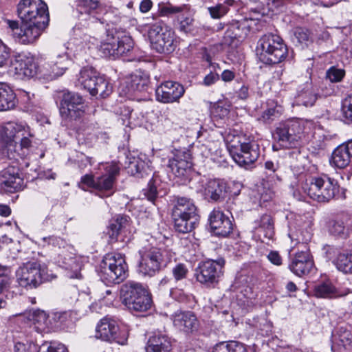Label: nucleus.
Returning a JSON list of instances; mask_svg holds the SVG:
<instances>
[{
  "label": "nucleus",
  "instance_id": "20",
  "mask_svg": "<svg viewBox=\"0 0 352 352\" xmlns=\"http://www.w3.org/2000/svg\"><path fill=\"white\" fill-rule=\"evenodd\" d=\"M61 48L60 44H56L52 49V54L55 56L54 60L44 67L46 71L45 75L48 79L53 80L62 76L71 63L67 52L59 53Z\"/></svg>",
  "mask_w": 352,
  "mask_h": 352
},
{
  "label": "nucleus",
  "instance_id": "26",
  "mask_svg": "<svg viewBox=\"0 0 352 352\" xmlns=\"http://www.w3.org/2000/svg\"><path fill=\"white\" fill-rule=\"evenodd\" d=\"M14 74L19 78L33 77L37 73L38 66L32 57L19 55L12 63Z\"/></svg>",
  "mask_w": 352,
  "mask_h": 352
},
{
  "label": "nucleus",
  "instance_id": "45",
  "mask_svg": "<svg viewBox=\"0 0 352 352\" xmlns=\"http://www.w3.org/2000/svg\"><path fill=\"white\" fill-rule=\"evenodd\" d=\"M281 107L274 106L267 108L258 118V120L264 124H271L281 115Z\"/></svg>",
  "mask_w": 352,
  "mask_h": 352
},
{
  "label": "nucleus",
  "instance_id": "11",
  "mask_svg": "<svg viewBox=\"0 0 352 352\" xmlns=\"http://www.w3.org/2000/svg\"><path fill=\"white\" fill-rule=\"evenodd\" d=\"M273 135L281 146L296 148L303 135V126L298 120H287L278 124Z\"/></svg>",
  "mask_w": 352,
  "mask_h": 352
},
{
  "label": "nucleus",
  "instance_id": "40",
  "mask_svg": "<svg viewBox=\"0 0 352 352\" xmlns=\"http://www.w3.org/2000/svg\"><path fill=\"white\" fill-rule=\"evenodd\" d=\"M128 172L138 178H143L151 173L147 164L140 158H133L127 167Z\"/></svg>",
  "mask_w": 352,
  "mask_h": 352
},
{
  "label": "nucleus",
  "instance_id": "52",
  "mask_svg": "<svg viewBox=\"0 0 352 352\" xmlns=\"http://www.w3.org/2000/svg\"><path fill=\"white\" fill-rule=\"evenodd\" d=\"M37 352H68V351L64 344L54 342L43 344Z\"/></svg>",
  "mask_w": 352,
  "mask_h": 352
},
{
  "label": "nucleus",
  "instance_id": "27",
  "mask_svg": "<svg viewBox=\"0 0 352 352\" xmlns=\"http://www.w3.org/2000/svg\"><path fill=\"white\" fill-rule=\"evenodd\" d=\"M174 14H177L178 20L180 22H184L189 20L191 12L187 5L175 6L169 2L158 3L157 16H169Z\"/></svg>",
  "mask_w": 352,
  "mask_h": 352
},
{
  "label": "nucleus",
  "instance_id": "44",
  "mask_svg": "<svg viewBox=\"0 0 352 352\" xmlns=\"http://www.w3.org/2000/svg\"><path fill=\"white\" fill-rule=\"evenodd\" d=\"M258 223V229L264 232V236L268 239H272L274 235V221L272 217L267 214L261 216Z\"/></svg>",
  "mask_w": 352,
  "mask_h": 352
},
{
  "label": "nucleus",
  "instance_id": "14",
  "mask_svg": "<svg viewBox=\"0 0 352 352\" xmlns=\"http://www.w3.org/2000/svg\"><path fill=\"white\" fill-rule=\"evenodd\" d=\"M225 263L224 258L221 257L217 260L208 259L201 263L196 270L197 280L208 287L217 283L223 275Z\"/></svg>",
  "mask_w": 352,
  "mask_h": 352
},
{
  "label": "nucleus",
  "instance_id": "39",
  "mask_svg": "<svg viewBox=\"0 0 352 352\" xmlns=\"http://www.w3.org/2000/svg\"><path fill=\"white\" fill-rule=\"evenodd\" d=\"M4 146L2 148V153L4 157L10 160H13V164H18L19 160H23L25 157V153H21L18 147V142L16 141H3Z\"/></svg>",
  "mask_w": 352,
  "mask_h": 352
},
{
  "label": "nucleus",
  "instance_id": "23",
  "mask_svg": "<svg viewBox=\"0 0 352 352\" xmlns=\"http://www.w3.org/2000/svg\"><path fill=\"white\" fill-rule=\"evenodd\" d=\"M184 93V86L175 81H166L155 90L157 100L163 103L178 102Z\"/></svg>",
  "mask_w": 352,
  "mask_h": 352
},
{
  "label": "nucleus",
  "instance_id": "15",
  "mask_svg": "<svg viewBox=\"0 0 352 352\" xmlns=\"http://www.w3.org/2000/svg\"><path fill=\"white\" fill-rule=\"evenodd\" d=\"M83 98L75 92H65L59 105V111L62 118L67 121L76 120L85 113Z\"/></svg>",
  "mask_w": 352,
  "mask_h": 352
},
{
  "label": "nucleus",
  "instance_id": "62",
  "mask_svg": "<svg viewBox=\"0 0 352 352\" xmlns=\"http://www.w3.org/2000/svg\"><path fill=\"white\" fill-rule=\"evenodd\" d=\"M18 139L20 140V143H18V147L21 153L23 152L25 156L28 154V148L31 146V141L28 138L25 137V135Z\"/></svg>",
  "mask_w": 352,
  "mask_h": 352
},
{
  "label": "nucleus",
  "instance_id": "57",
  "mask_svg": "<svg viewBox=\"0 0 352 352\" xmlns=\"http://www.w3.org/2000/svg\"><path fill=\"white\" fill-rule=\"evenodd\" d=\"M236 342V341L220 342L214 346L212 352H232Z\"/></svg>",
  "mask_w": 352,
  "mask_h": 352
},
{
  "label": "nucleus",
  "instance_id": "5",
  "mask_svg": "<svg viewBox=\"0 0 352 352\" xmlns=\"http://www.w3.org/2000/svg\"><path fill=\"white\" fill-rule=\"evenodd\" d=\"M287 47L283 38L276 34H269L262 36L258 43L257 56L262 63L274 65L285 60Z\"/></svg>",
  "mask_w": 352,
  "mask_h": 352
},
{
  "label": "nucleus",
  "instance_id": "24",
  "mask_svg": "<svg viewBox=\"0 0 352 352\" xmlns=\"http://www.w3.org/2000/svg\"><path fill=\"white\" fill-rule=\"evenodd\" d=\"M314 263L308 249L297 252L291 259L289 269L296 276L307 275L313 270Z\"/></svg>",
  "mask_w": 352,
  "mask_h": 352
},
{
  "label": "nucleus",
  "instance_id": "13",
  "mask_svg": "<svg viewBox=\"0 0 352 352\" xmlns=\"http://www.w3.org/2000/svg\"><path fill=\"white\" fill-rule=\"evenodd\" d=\"M16 280L23 287L36 288L49 277L45 270L38 263H28L20 267L16 272Z\"/></svg>",
  "mask_w": 352,
  "mask_h": 352
},
{
  "label": "nucleus",
  "instance_id": "33",
  "mask_svg": "<svg viewBox=\"0 0 352 352\" xmlns=\"http://www.w3.org/2000/svg\"><path fill=\"white\" fill-rule=\"evenodd\" d=\"M346 216L337 217L329 219L327 223L329 233L338 238L346 239L349 236V228L347 225Z\"/></svg>",
  "mask_w": 352,
  "mask_h": 352
},
{
  "label": "nucleus",
  "instance_id": "1",
  "mask_svg": "<svg viewBox=\"0 0 352 352\" xmlns=\"http://www.w3.org/2000/svg\"><path fill=\"white\" fill-rule=\"evenodd\" d=\"M107 23L106 38L101 42L99 50L105 57L118 58L126 55L134 46L131 36L124 30Z\"/></svg>",
  "mask_w": 352,
  "mask_h": 352
},
{
  "label": "nucleus",
  "instance_id": "61",
  "mask_svg": "<svg viewBox=\"0 0 352 352\" xmlns=\"http://www.w3.org/2000/svg\"><path fill=\"white\" fill-rule=\"evenodd\" d=\"M9 56L10 50L0 38V67L6 64Z\"/></svg>",
  "mask_w": 352,
  "mask_h": 352
},
{
  "label": "nucleus",
  "instance_id": "49",
  "mask_svg": "<svg viewBox=\"0 0 352 352\" xmlns=\"http://www.w3.org/2000/svg\"><path fill=\"white\" fill-rule=\"evenodd\" d=\"M342 111L344 122L352 124V94L346 97L342 101Z\"/></svg>",
  "mask_w": 352,
  "mask_h": 352
},
{
  "label": "nucleus",
  "instance_id": "25",
  "mask_svg": "<svg viewBox=\"0 0 352 352\" xmlns=\"http://www.w3.org/2000/svg\"><path fill=\"white\" fill-rule=\"evenodd\" d=\"M209 224L212 232L219 236H227L233 230V223L223 212L214 209L209 214Z\"/></svg>",
  "mask_w": 352,
  "mask_h": 352
},
{
  "label": "nucleus",
  "instance_id": "12",
  "mask_svg": "<svg viewBox=\"0 0 352 352\" xmlns=\"http://www.w3.org/2000/svg\"><path fill=\"white\" fill-rule=\"evenodd\" d=\"M17 14L21 22H50L48 7L42 0H21Z\"/></svg>",
  "mask_w": 352,
  "mask_h": 352
},
{
  "label": "nucleus",
  "instance_id": "37",
  "mask_svg": "<svg viewBox=\"0 0 352 352\" xmlns=\"http://www.w3.org/2000/svg\"><path fill=\"white\" fill-rule=\"evenodd\" d=\"M351 157L345 144H342L333 151L330 163L338 168H344L349 164Z\"/></svg>",
  "mask_w": 352,
  "mask_h": 352
},
{
  "label": "nucleus",
  "instance_id": "46",
  "mask_svg": "<svg viewBox=\"0 0 352 352\" xmlns=\"http://www.w3.org/2000/svg\"><path fill=\"white\" fill-rule=\"evenodd\" d=\"M159 179L157 177H153L148 184L146 188L143 189L144 197L153 204H156L158 198L157 185Z\"/></svg>",
  "mask_w": 352,
  "mask_h": 352
},
{
  "label": "nucleus",
  "instance_id": "29",
  "mask_svg": "<svg viewBox=\"0 0 352 352\" xmlns=\"http://www.w3.org/2000/svg\"><path fill=\"white\" fill-rule=\"evenodd\" d=\"M227 185L224 180L212 179L207 182L205 186V195L211 201L220 202L224 199L227 193Z\"/></svg>",
  "mask_w": 352,
  "mask_h": 352
},
{
  "label": "nucleus",
  "instance_id": "18",
  "mask_svg": "<svg viewBox=\"0 0 352 352\" xmlns=\"http://www.w3.org/2000/svg\"><path fill=\"white\" fill-rule=\"evenodd\" d=\"M95 337L108 342H116L121 345L126 344L127 338L120 336L118 322L111 318L104 317L98 323Z\"/></svg>",
  "mask_w": 352,
  "mask_h": 352
},
{
  "label": "nucleus",
  "instance_id": "32",
  "mask_svg": "<svg viewBox=\"0 0 352 352\" xmlns=\"http://www.w3.org/2000/svg\"><path fill=\"white\" fill-rule=\"evenodd\" d=\"M317 99L318 96L312 89L311 84L307 82L298 88L293 104L309 107L314 105Z\"/></svg>",
  "mask_w": 352,
  "mask_h": 352
},
{
  "label": "nucleus",
  "instance_id": "42",
  "mask_svg": "<svg viewBox=\"0 0 352 352\" xmlns=\"http://www.w3.org/2000/svg\"><path fill=\"white\" fill-rule=\"evenodd\" d=\"M336 268L344 274H352V252H342L333 260Z\"/></svg>",
  "mask_w": 352,
  "mask_h": 352
},
{
  "label": "nucleus",
  "instance_id": "43",
  "mask_svg": "<svg viewBox=\"0 0 352 352\" xmlns=\"http://www.w3.org/2000/svg\"><path fill=\"white\" fill-rule=\"evenodd\" d=\"M31 320L35 325V329L38 332L45 331L50 328V320L47 314L42 310L34 311L31 316Z\"/></svg>",
  "mask_w": 352,
  "mask_h": 352
},
{
  "label": "nucleus",
  "instance_id": "16",
  "mask_svg": "<svg viewBox=\"0 0 352 352\" xmlns=\"http://www.w3.org/2000/svg\"><path fill=\"white\" fill-rule=\"evenodd\" d=\"M12 35L21 44H31L36 41L49 23H8Z\"/></svg>",
  "mask_w": 352,
  "mask_h": 352
},
{
  "label": "nucleus",
  "instance_id": "64",
  "mask_svg": "<svg viewBox=\"0 0 352 352\" xmlns=\"http://www.w3.org/2000/svg\"><path fill=\"white\" fill-rule=\"evenodd\" d=\"M219 80V75L217 73L210 72L208 74H207L204 77L203 83L206 86H210V85L214 84Z\"/></svg>",
  "mask_w": 352,
  "mask_h": 352
},
{
  "label": "nucleus",
  "instance_id": "30",
  "mask_svg": "<svg viewBox=\"0 0 352 352\" xmlns=\"http://www.w3.org/2000/svg\"><path fill=\"white\" fill-rule=\"evenodd\" d=\"M173 323L175 327L185 332H193L199 326L195 315L191 311L176 313L173 316Z\"/></svg>",
  "mask_w": 352,
  "mask_h": 352
},
{
  "label": "nucleus",
  "instance_id": "34",
  "mask_svg": "<svg viewBox=\"0 0 352 352\" xmlns=\"http://www.w3.org/2000/svg\"><path fill=\"white\" fill-rule=\"evenodd\" d=\"M146 352H170L171 344L169 338L163 334H155L147 342Z\"/></svg>",
  "mask_w": 352,
  "mask_h": 352
},
{
  "label": "nucleus",
  "instance_id": "10",
  "mask_svg": "<svg viewBox=\"0 0 352 352\" xmlns=\"http://www.w3.org/2000/svg\"><path fill=\"white\" fill-rule=\"evenodd\" d=\"M78 82L93 96L105 98L112 92V86L93 67H82L78 76Z\"/></svg>",
  "mask_w": 352,
  "mask_h": 352
},
{
  "label": "nucleus",
  "instance_id": "17",
  "mask_svg": "<svg viewBox=\"0 0 352 352\" xmlns=\"http://www.w3.org/2000/svg\"><path fill=\"white\" fill-rule=\"evenodd\" d=\"M120 173L119 166L114 163L107 164L104 168V173L96 177L95 191L100 197H109L116 190V177Z\"/></svg>",
  "mask_w": 352,
  "mask_h": 352
},
{
  "label": "nucleus",
  "instance_id": "53",
  "mask_svg": "<svg viewBox=\"0 0 352 352\" xmlns=\"http://www.w3.org/2000/svg\"><path fill=\"white\" fill-rule=\"evenodd\" d=\"M188 269L184 263H177L173 269L172 273L176 281L186 278L188 274Z\"/></svg>",
  "mask_w": 352,
  "mask_h": 352
},
{
  "label": "nucleus",
  "instance_id": "8",
  "mask_svg": "<svg viewBox=\"0 0 352 352\" xmlns=\"http://www.w3.org/2000/svg\"><path fill=\"white\" fill-rule=\"evenodd\" d=\"M303 189L313 200L319 203H327L338 196L340 186L336 179L323 175L313 177Z\"/></svg>",
  "mask_w": 352,
  "mask_h": 352
},
{
  "label": "nucleus",
  "instance_id": "4",
  "mask_svg": "<svg viewBox=\"0 0 352 352\" xmlns=\"http://www.w3.org/2000/svg\"><path fill=\"white\" fill-rule=\"evenodd\" d=\"M120 298L131 311H146L153 305L148 291L142 284L133 281H128L121 286Z\"/></svg>",
  "mask_w": 352,
  "mask_h": 352
},
{
  "label": "nucleus",
  "instance_id": "63",
  "mask_svg": "<svg viewBox=\"0 0 352 352\" xmlns=\"http://www.w3.org/2000/svg\"><path fill=\"white\" fill-rule=\"evenodd\" d=\"M267 258L275 265L280 266L282 265V257L277 251H271L267 255Z\"/></svg>",
  "mask_w": 352,
  "mask_h": 352
},
{
  "label": "nucleus",
  "instance_id": "58",
  "mask_svg": "<svg viewBox=\"0 0 352 352\" xmlns=\"http://www.w3.org/2000/svg\"><path fill=\"white\" fill-rule=\"evenodd\" d=\"M169 160H175L176 162H192L191 154L188 150L180 149L176 150L174 157Z\"/></svg>",
  "mask_w": 352,
  "mask_h": 352
},
{
  "label": "nucleus",
  "instance_id": "54",
  "mask_svg": "<svg viewBox=\"0 0 352 352\" xmlns=\"http://www.w3.org/2000/svg\"><path fill=\"white\" fill-rule=\"evenodd\" d=\"M208 11L212 19H219L228 12V8L226 5L219 3L208 8Z\"/></svg>",
  "mask_w": 352,
  "mask_h": 352
},
{
  "label": "nucleus",
  "instance_id": "31",
  "mask_svg": "<svg viewBox=\"0 0 352 352\" xmlns=\"http://www.w3.org/2000/svg\"><path fill=\"white\" fill-rule=\"evenodd\" d=\"M25 126L16 122H8L0 126V135L2 141H16L27 133Z\"/></svg>",
  "mask_w": 352,
  "mask_h": 352
},
{
  "label": "nucleus",
  "instance_id": "2",
  "mask_svg": "<svg viewBox=\"0 0 352 352\" xmlns=\"http://www.w3.org/2000/svg\"><path fill=\"white\" fill-rule=\"evenodd\" d=\"M172 208V219L176 232H191L197 226L199 216L194 201L186 197L175 196Z\"/></svg>",
  "mask_w": 352,
  "mask_h": 352
},
{
  "label": "nucleus",
  "instance_id": "38",
  "mask_svg": "<svg viewBox=\"0 0 352 352\" xmlns=\"http://www.w3.org/2000/svg\"><path fill=\"white\" fill-rule=\"evenodd\" d=\"M314 293L319 298H337L344 296L349 292H339L329 283H319L314 286Z\"/></svg>",
  "mask_w": 352,
  "mask_h": 352
},
{
  "label": "nucleus",
  "instance_id": "7",
  "mask_svg": "<svg viewBox=\"0 0 352 352\" xmlns=\"http://www.w3.org/2000/svg\"><path fill=\"white\" fill-rule=\"evenodd\" d=\"M140 31L143 36L147 35L153 50L158 53L170 54L175 49L174 34L162 23H146Z\"/></svg>",
  "mask_w": 352,
  "mask_h": 352
},
{
  "label": "nucleus",
  "instance_id": "9",
  "mask_svg": "<svg viewBox=\"0 0 352 352\" xmlns=\"http://www.w3.org/2000/svg\"><path fill=\"white\" fill-rule=\"evenodd\" d=\"M227 147L234 161L241 167L252 164L260 155L258 144L255 142H246L244 137L233 136Z\"/></svg>",
  "mask_w": 352,
  "mask_h": 352
},
{
  "label": "nucleus",
  "instance_id": "3",
  "mask_svg": "<svg viewBox=\"0 0 352 352\" xmlns=\"http://www.w3.org/2000/svg\"><path fill=\"white\" fill-rule=\"evenodd\" d=\"M140 259L138 272L144 276L153 277L169 262V252L151 244L144 245L139 250Z\"/></svg>",
  "mask_w": 352,
  "mask_h": 352
},
{
  "label": "nucleus",
  "instance_id": "51",
  "mask_svg": "<svg viewBox=\"0 0 352 352\" xmlns=\"http://www.w3.org/2000/svg\"><path fill=\"white\" fill-rule=\"evenodd\" d=\"M265 168L267 170L266 174L269 176L267 182H276V181L280 180V177L277 173L279 169L278 163H274L272 161H267L265 163Z\"/></svg>",
  "mask_w": 352,
  "mask_h": 352
},
{
  "label": "nucleus",
  "instance_id": "6",
  "mask_svg": "<svg viewBox=\"0 0 352 352\" xmlns=\"http://www.w3.org/2000/svg\"><path fill=\"white\" fill-rule=\"evenodd\" d=\"M99 276L105 285L119 284L128 276V265L119 253L107 254L100 265Z\"/></svg>",
  "mask_w": 352,
  "mask_h": 352
},
{
  "label": "nucleus",
  "instance_id": "56",
  "mask_svg": "<svg viewBox=\"0 0 352 352\" xmlns=\"http://www.w3.org/2000/svg\"><path fill=\"white\" fill-rule=\"evenodd\" d=\"M344 74L345 72L343 69L331 67L327 72V77L331 82H337L342 80Z\"/></svg>",
  "mask_w": 352,
  "mask_h": 352
},
{
  "label": "nucleus",
  "instance_id": "22",
  "mask_svg": "<svg viewBox=\"0 0 352 352\" xmlns=\"http://www.w3.org/2000/svg\"><path fill=\"white\" fill-rule=\"evenodd\" d=\"M72 32V36L65 45H61V48L65 49L68 55L72 54L76 58L81 57L87 53L89 48L87 43L89 36L86 34H82V30L79 25H76L73 28Z\"/></svg>",
  "mask_w": 352,
  "mask_h": 352
},
{
  "label": "nucleus",
  "instance_id": "41",
  "mask_svg": "<svg viewBox=\"0 0 352 352\" xmlns=\"http://www.w3.org/2000/svg\"><path fill=\"white\" fill-rule=\"evenodd\" d=\"M168 166L176 177L185 178L187 177L191 172L192 162L169 160Z\"/></svg>",
  "mask_w": 352,
  "mask_h": 352
},
{
  "label": "nucleus",
  "instance_id": "55",
  "mask_svg": "<svg viewBox=\"0 0 352 352\" xmlns=\"http://www.w3.org/2000/svg\"><path fill=\"white\" fill-rule=\"evenodd\" d=\"M323 253L325 257L329 260L332 261L333 263V260L339 256V255L342 254V252H340L339 248L331 245H325L322 248Z\"/></svg>",
  "mask_w": 352,
  "mask_h": 352
},
{
  "label": "nucleus",
  "instance_id": "47",
  "mask_svg": "<svg viewBox=\"0 0 352 352\" xmlns=\"http://www.w3.org/2000/svg\"><path fill=\"white\" fill-rule=\"evenodd\" d=\"M293 40H296V43L299 44H305L307 45V42L311 40V32L305 28L296 27L292 31ZM295 42V41H294Z\"/></svg>",
  "mask_w": 352,
  "mask_h": 352
},
{
  "label": "nucleus",
  "instance_id": "36",
  "mask_svg": "<svg viewBox=\"0 0 352 352\" xmlns=\"http://www.w3.org/2000/svg\"><path fill=\"white\" fill-rule=\"evenodd\" d=\"M16 102V94L13 90L8 85L0 83V111L14 109Z\"/></svg>",
  "mask_w": 352,
  "mask_h": 352
},
{
  "label": "nucleus",
  "instance_id": "50",
  "mask_svg": "<svg viewBox=\"0 0 352 352\" xmlns=\"http://www.w3.org/2000/svg\"><path fill=\"white\" fill-rule=\"evenodd\" d=\"M230 113L229 106L223 102L214 104L211 109V115L214 118L224 119Z\"/></svg>",
  "mask_w": 352,
  "mask_h": 352
},
{
  "label": "nucleus",
  "instance_id": "59",
  "mask_svg": "<svg viewBox=\"0 0 352 352\" xmlns=\"http://www.w3.org/2000/svg\"><path fill=\"white\" fill-rule=\"evenodd\" d=\"M43 240L50 245H52L54 247H58L60 250L65 248L67 245L63 239L56 236L44 237Z\"/></svg>",
  "mask_w": 352,
  "mask_h": 352
},
{
  "label": "nucleus",
  "instance_id": "19",
  "mask_svg": "<svg viewBox=\"0 0 352 352\" xmlns=\"http://www.w3.org/2000/svg\"><path fill=\"white\" fill-rule=\"evenodd\" d=\"M73 248L70 245L63 250H59L56 262L63 269L67 271V276L69 278H80L82 262L79 256H78L72 251Z\"/></svg>",
  "mask_w": 352,
  "mask_h": 352
},
{
  "label": "nucleus",
  "instance_id": "35",
  "mask_svg": "<svg viewBox=\"0 0 352 352\" xmlns=\"http://www.w3.org/2000/svg\"><path fill=\"white\" fill-rule=\"evenodd\" d=\"M127 83L129 92L144 91L148 87L149 77L142 71H136L131 75L130 80Z\"/></svg>",
  "mask_w": 352,
  "mask_h": 352
},
{
  "label": "nucleus",
  "instance_id": "28",
  "mask_svg": "<svg viewBox=\"0 0 352 352\" xmlns=\"http://www.w3.org/2000/svg\"><path fill=\"white\" fill-rule=\"evenodd\" d=\"M130 217L126 215H118L111 219L107 228V234L111 242L117 241L119 237L128 230Z\"/></svg>",
  "mask_w": 352,
  "mask_h": 352
},
{
  "label": "nucleus",
  "instance_id": "48",
  "mask_svg": "<svg viewBox=\"0 0 352 352\" xmlns=\"http://www.w3.org/2000/svg\"><path fill=\"white\" fill-rule=\"evenodd\" d=\"M98 6V1L94 0H82L78 5L77 11L80 14L91 15Z\"/></svg>",
  "mask_w": 352,
  "mask_h": 352
},
{
  "label": "nucleus",
  "instance_id": "60",
  "mask_svg": "<svg viewBox=\"0 0 352 352\" xmlns=\"http://www.w3.org/2000/svg\"><path fill=\"white\" fill-rule=\"evenodd\" d=\"M10 273V270L8 267L0 265V293L9 283L8 275Z\"/></svg>",
  "mask_w": 352,
  "mask_h": 352
},
{
  "label": "nucleus",
  "instance_id": "21",
  "mask_svg": "<svg viewBox=\"0 0 352 352\" xmlns=\"http://www.w3.org/2000/svg\"><path fill=\"white\" fill-rule=\"evenodd\" d=\"M23 179L19 176L17 164L8 166L0 171V190L6 193H13L21 188Z\"/></svg>",
  "mask_w": 352,
  "mask_h": 352
}]
</instances>
